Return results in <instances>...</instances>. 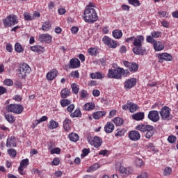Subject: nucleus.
<instances>
[{
	"label": "nucleus",
	"mask_w": 178,
	"mask_h": 178,
	"mask_svg": "<svg viewBox=\"0 0 178 178\" xmlns=\"http://www.w3.org/2000/svg\"><path fill=\"white\" fill-rule=\"evenodd\" d=\"M100 94H101V92H99V90H92V95L94 97H99Z\"/></svg>",
	"instance_id": "62"
},
{
	"label": "nucleus",
	"mask_w": 178,
	"mask_h": 178,
	"mask_svg": "<svg viewBox=\"0 0 178 178\" xmlns=\"http://www.w3.org/2000/svg\"><path fill=\"white\" fill-rule=\"evenodd\" d=\"M124 133H126V131L124 129H118V132L115 134V137H122V136H124Z\"/></svg>",
	"instance_id": "53"
},
{
	"label": "nucleus",
	"mask_w": 178,
	"mask_h": 178,
	"mask_svg": "<svg viewBox=\"0 0 178 178\" xmlns=\"http://www.w3.org/2000/svg\"><path fill=\"white\" fill-rule=\"evenodd\" d=\"M116 170H118L120 173H125V175H130V171L127 170V168H124V166L122 165L120 163H118L115 165Z\"/></svg>",
	"instance_id": "21"
},
{
	"label": "nucleus",
	"mask_w": 178,
	"mask_h": 178,
	"mask_svg": "<svg viewBox=\"0 0 178 178\" xmlns=\"http://www.w3.org/2000/svg\"><path fill=\"white\" fill-rule=\"evenodd\" d=\"M107 76L108 77V79H116L117 80H119V79H120L119 67L117 68V70H109Z\"/></svg>",
	"instance_id": "11"
},
{
	"label": "nucleus",
	"mask_w": 178,
	"mask_h": 178,
	"mask_svg": "<svg viewBox=\"0 0 178 178\" xmlns=\"http://www.w3.org/2000/svg\"><path fill=\"white\" fill-rule=\"evenodd\" d=\"M17 23H19V19L15 15H10L3 20V24L6 29H8V27H12L15 24H17Z\"/></svg>",
	"instance_id": "3"
},
{
	"label": "nucleus",
	"mask_w": 178,
	"mask_h": 178,
	"mask_svg": "<svg viewBox=\"0 0 178 178\" xmlns=\"http://www.w3.org/2000/svg\"><path fill=\"white\" fill-rule=\"evenodd\" d=\"M4 118L8 123H15V121L16 119H15V117L13 116L11 114H5Z\"/></svg>",
	"instance_id": "37"
},
{
	"label": "nucleus",
	"mask_w": 178,
	"mask_h": 178,
	"mask_svg": "<svg viewBox=\"0 0 178 178\" xmlns=\"http://www.w3.org/2000/svg\"><path fill=\"white\" fill-rule=\"evenodd\" d=\"M70 95V90L67 88L63 89L61 90V98H67Z\"/></svg>",
	"instance_id": "41"
},
{
	"label": "nucleus",
	"mask_w": 178,
	"mask_h": 178,
	"mask_svg": "<svg viewBox=\"0 0 178 178\" xmlns=\"http://www.w3.org/2000/svg\"><path fill=\"white\" fill-rule=\"evenodd\" d=\"M102 40L103 42L108 46V48H116V47H118L116 41L111 39L108 36H104Z\"/></svg>",
	"instance_id": "12"
},
{
	"label": "nucleus",
	"mask_w": 178,
	"mask_h": 178,
	"mask_svg": "<svg viewBox=\"0 0 178 178\" xmlns=\"http://www.w3.org/2000/svg\"><path fill=\"white\" fill-rule=\"evenodd\" d=\"M52 165H54L55 166H58L59 163H60V161L58 158L54 159L53 161L51 162Z\"/></svg>",
	"instance_id": "60"
},
{
	"label": "nucleus",
	"mask_w": 178,
	"mask_h": 178,
	"mask_svg": "<svg viewBox=\"0 0 178 178\" xmlns=\"http://www.w3.org/2000/svg\"><path fill=\"white\" fill-rule=\"evenodd\" d=\"M104 77L105 74L99 72L90 73V79H97V80H101V79H104Z\"/></svg>",
	"instance_id": "26"
},
{
	"label": "nucleus",
	"mask_w": 178,
	"mask_h": 178,
	"mask_svg": "<svg viewBox=\"0 0 178 178\" xmlns=\"http://www.w3.org/2000/svg\"><path fill=\"white\" fill-rule=\"evenodd\" d=\"M94 5L93 3H90L85 9L83 19L86 23H95L98 20V15L94 8Z\"/></svg>",
	"instance_id": "1"
},
{
	"label": "nucleus",
	"mask_w": 178,
	"mask_h": 178,
	"mask_svg": "<svg viewBox=\"0 0 178 178\" xmlns=\"http://www.w3.org/2000/svg\"><path fill=\"white\" fill-rule=\"evenodd\" d=\"M144 42V36L143 35H138L134 41L133 42V45L134 47H143V43Z\"/></svg>",
	"instance_id": "20"
},
{
	"label": "nucleus",
	"mask_w": 178,
	"mask_h": 178,
	"mask_svg": "<svg viewBox=\"0 0 178 178\" xmlns=\"http://www.w3.org/2000/svg\"><path fill=\"white\" fill-rule=\"evenodd\" d=\"M136 165L138 166V168H141L144 165V161L141 160L140 159H136Z\"/></svg>",
	"instance_id": "52"
},
{
	"label": "nucleus",
	"mask_w": 178,
	"mask_h": 178,
	"mask_svg": "<svg viewBox=\"0 0 178 178\" xmlns=\"http://www.w3.org/2000/svg\"><path fill=\"white\" fill-rule=\"evenodd\" d=\"M176 140H177V138H176V136L173 135H170L168 138V141L170 144H175V143H176Z\"/></svg>",
	"instance_id": "47"
},
{
	"label": "nucleus",
	"mask_w": 178,
	"mask_h": 178,
	"mask_svg": "<svg viewBox=\"0 0 178 178\" xmlns=\"http://www.w3.org/2000/svg\"><path fill=\"white\" fill-rule=\"evenodd\" d=\"M88 53L90 56H97L99 52L97 48H90L88 49Z\"/></svg>",
	"instance_id": "35"
},
{
	"label": "nucleus",
	"mask_w": 178,
	"mask_h": 178,
	"mask_svg": "<svg viewBox=\"0 0 178 178\" xmlns=\"http://www.w3.org/2000/svg\"><path fill=\"white\" fill-rule=\"evenodd\" d=\"M47 127L50 130H54V129H57V127H59V123L54 120H51L47 125Z\"/></svg>",
	"instance_id": "27"
},
{
	"label": "nucleus",
	"mask_w": 178,
	"mask_h": 178,
	"mask_svg": "<svg viewBox=\"0 0 178 178\" xmlns=\"http://www.w3.org/2000/svg\"><path fill=\"white\" fill-rule=\"evenodd\" d=\"M147 118L149 120L153 122V123H156V122H159V113L157 111H150Z\"/></svg>",
	"instance_id": "10"
},
{
	"label": "nucleus",
	"mask_w": 178,
	"mask_h": 178,
	"mask_svg": "<svg viewBox=\"0 0 178 178\" xmlns=\"http://www.w3.org/2000/svg\"><path fill=\"white\" fill-rule=\"evenodd\" d=\"M105 115H106L105 111H97L93 113L92 118L93 119L98 120V119H101V118H102V116H105Z\"/></svg>",
	"instance_id": "28"
},
{
	"label": "nucleus",
	"mask_w": 178,
	"mask_h": 178,
	"mask_svg": "<svg viewBox=\"0 0 178 178\" xmlns=\"http://www.w3.org/2000/svg\"><path fill=\"white\" fill-rule=\"evenodd\" d=\"M56 76H58V71L56 70H52L47 73V79L51 81V80H54V79H56Z\"/></svg>",
	"instance_id": "22"
},
{
	"label": "nucleus",
	"mask_w": 178,
	"mask_h": 178,
	"mask_svg": "<svg viewBox=\"0 0 178 178\" xmlns=\"http://www.w3.org/2000/svg\"><path fill=\"white\" fill-rule=\"evenodd\" d=\"M148 175H147V172H142L141 175H138L137 178H147Z\"/></svg>",
	"instance_id": "64"
},
{
	"label": "nucleus",
	"mask_w": 178,
	"mask_h": 178,
	"mask_svg": "<svg viewBox=\"0 0 178 178\" xmlns=\"http://www.w3.org/2000/svg\"><path fill=\"white\" fill-rule=\"evenodd\" d=\"M118 70L120 76V79H122V74L124 76V77H126L128 74H130V71L129 70H124L123 68H121L120 67H118Z\"/></svg>",
	"instance_id": "33"
},
{
	"label": "nucleus",
	"mask_w": 178,
	"mask_h": 178,
	"mask_svg": "<svg viewBox=\"0 0 178 178\" xmlns=\"http://www.w3.org/2000/svg\"><path fill=\"white\" fill-rule=\"evenodd\" d=\"M71 77H74V79H79L80 77V73H79L78 70L72 72L70 74Z\"/></svg>",
	"instance_id": "50"
},
{
	"label": "nucleus",
	"mask_w": 178,
	"mask_h": 178,
	"mask_svg": "<svg viewBox=\"0 0 178 178\" xmlns=\"http://www.w3.org/2000/svg\"><path fill=\"white\" fill-rule=\"evenodd\" d=\"M60 105L63 106V108H65L68 105H70V100L67 99H64L60 101Z\"/></svg>",
	"instance_id": "46"
},
{
	"label": "nucleus",
	"mask_w": 178,
	"mask_h": 178,
	"mask_svg": "<svg viewBox=\"0 0 178 178\" xmlns=\"http://www.w3.org/2000/svg\"><path fill=\"white\" fill-rule=\"evenodd\" d=\"M129 138L131 141H138L141 138V134L138 131H131L128 134Z\"/></svg>",
	"instance_id": "13"
},
{
	"label": "nucleus",
	"mask_w": 178,
	"mask_h": 178,
	"mask_svg": "<svg viewBox=\"0 0 178 178\" xmlns=\"http://www.w3.org/2000/svg\"><path fill=\"white\" fill-rule=\"evenodd\" d=\"M170 173H172V168L166 167L164 169V176H169L170 175Z\"/></svg>",
	"instance_id": "54"
},
{
	"label": "nucleus",
	"mask_w": 178,
	"mask_h": 178,
	"mask_svg": "<svg viewBox=\"0 0 178 178\" xmlns=\"http://www.w3.org/2000/svg\"><path fill=\"white\" fill-rule=\"evenodd\" d=\"M153 45L155 51H162L163 48H165V46L163 45V44H162V42H159H159L155 41Z\"/></svg>",
	"instance_id": "25"
},
{
	"label": "nucleus",
	"mask_w": 178,
	"mask_h": 178,
	"mask_svg": "<svg viewBox=\"0 0 178 178\" xmlns=\"http://www.w3.org/2000/svg\"><path fill=\"white\" fill-rule=\"evenodd\" d=\"M80 97L82 99H84L87 97V90H82L81 92H80Z\"/></svg>",
	"instance_id": "59"
},
{
	"label": "nucleus",
	"mask_w": 178,
	"mask_h": 178,
	"mask_svg": "<svg viewBox=\"0 0 178 178\" xmlns=\"http://www.w3.org/2000/svg\"><path fill=\"white\" fill-rule=\"evenodd\" d=\"M6 48L8 52H12V51H13V48L12 47V44H7Z\"/></svg>",
	"instance_id": "63"
},
{
	"label": "nucleus",
	"mask_w": 178,
	"mask_h": 178,
	"mask_svg": "<svg viewBox=\"0 0 178 178\" xmlns=\"http://www.w3.org/2000/svg\"><path fill=\"white\" fill-rule=\"evenodd\" d=\"M87 140L89 144H90V145H93L95 148H99V147L102 145V139L98 136H95L93 138L88 136Z\"/></svg>",
	"instance_id": "7"
},
{
	"label": "nucleus",
	"mask_w": 178,
	"mask_h": 178,
	"mask_svg": "<svg viewBox=\"0 0 178 178\" xmlns=\"http://www.w3.org/2000/svg\"><path fill=\"white\" fill-rule=\"evenodd\" d=\"M70 69H79L80 67V60L79 58H72L70 61Z\"/></svg>",
	"instance_id": "18"
},
{
	"label": "nucleus",
	"mask_w": 178,
	"mask_h": 178,
	"mask_svg": "<svg viewBox=\"0 0 178 178\" xmlns=\"http://www.w3.org/2000/svg\"><path fill=\"white\" fill-rule=\"evenodd\" d=\"M136 83L137 79L136 78H131L125 81L124 83V87L125 90H130V88H133V87H134Z\"/></svg>",
	"instance_id": "14"
},
{
	"label": "nucleus",
	"mask_w": 178,
	"mask_h": 178,
	"mask_svg": "<svg viewBox=\"0 0 178 178\" xmlns=\"http://www.w3.org/2000/svg\"><path fill=\"white\" fill-rule=\"evenodd\" d=\"M136 130H138L139 131H141L142 133H145V138L147 139L151 138L152 136H154L155 131V128L152 125H148V124H139L136 127Z\"/></svg>",
	"instance_id": "2"
},
{
	"label": "nucleus",
	"mask_w": 178,
	"mask_h": 178,
	"mask_svg": "<svg viewBox=\"0 0 178 178\" xmlns=\"http://www.w3.org/2000/svg\"><path fill=\"white\" fill-rule=\"evenodd\" d=\"M146 41H147V42H149L150 44H154V42H155V41H156V40H155V39H154V38H152V36L149 35L147 37Z\"/></svg>",
	"instance_id": "56"
},
{
	"label": "nucleus",
	"mask_w": 178,
	"mask_h": 178,
	"mask_svg": "<svg viewBox=\"0 0 178 178\" xmlns=\"http://www.w3.org/2000/svg\"><path fill=\"white\" fill-rule=\"evenodd\" d=\"M132 51L136 55H145V52H147L145 49L143 48V46H136L133 48Z\"/></svg>",
	"instance_id": "19"
},
{
	"label": "nucleus",
	"mask_w": 178,
	"mask_h": 178,
	"mask_svg": "<svg viewBox=\"0 0 178 178\" xmlns=\"http://www.w3.org/2000/svg\"><path fill=\"white\" fill-rule=\"evenodd\" d=\"M50 152L52 155H54V154H60V149L59 147L53 148Z\"/></svg>",
	"instance_id": "55"
},
{
	"label": "nucleus",
	"mask_w": 178,
	"mask_h": 178,
	"mask_svg": "<svg viewBox=\"0 0 178 178\" xmlns=\"http://www.w3.org/2000/svg\"><path fill=\"white\" fill-rule=\"evenodd\" d=\"M158 58L160 59L159 62H162V60H166L167 62H170L172 60L173 57L172 55L168 53H162L158 55Z\"/></svg>",
	"instance_id": "17"
},
{
	"label": "nucleus",
	"mask_w": 178,
	"mask_h": 178,
	"mask_svg": "<svg viewBox=\"0 0 178 178\" xmlns=\"http://www.w3.org/2000/svg\"><path fill=\"white\" fill-rule=\"evenodd\" d=\"M94 109H95L94 103H86L83 106V111H92Z\"/></svg>",
	"instance_id": "32"
},
{
	"label": "nucleus",
	"mask_w": 178,
	"mask_h": 178,
	"mask_svg": "<svg viewBox=\"0 0 178 178\" xmlns=\"http://www.w3.org/2000/svg\"><path fill=\"white\" fill-rule=\"evenodd\" d=\"M7 152L8 155H10V156H11L12 158H15L17 154L15 149H9L7 150Z\"/></svg>",
	"instance_id": "45"
},
{
	"label": "nucleus",
	"mask_w": 178,
	"mask_h": 178,
	"mask_svg": "<svg viewBox=\"0 0 178 178\" xmlns=\"http://www.w3.org/2000/svg\"><path fill=\"white\" fill-rule=\"evenodd\" d=\"M72 124V120L66 118L63 122V127L65 131H69L70 130V124Z\"/></svg>",
	"instance_id": "30"
},
{
	"label": "nucleus",
	"mask_w": 178,
	"mask_h": 178,
	"mask_svg": "<svg viewBox=\"0 0 178 178\" xmlns=\"http://www.w3.org/2000/svg\"><path fill=\"white\" fill-rule=\"evenodd\" d=\"M27 166H29V159H25L22 160V161L20 162V165L18 168V171L19 175H24V169H26V168H27Z\"/></svg>",
	"instance_id": "15"
},
{
	"label": "nucleus",
	"mask_w": 178,
	"mask_h": 178,
	"mask_svg": "<svg viewBox=\"0 0 178 178\" xmlns=\"http://www.w3.org/2000/svg\"><path fill=\"white\" fill-rule=\"evenodd\" d=\"M160 116L162 120H172V115H170V108L168 106L162 107L160 111Z\"/></svg>",
	"instance_id": "6"
},
{
	"label": "nucleus",
	"mask_w": 178,
	"mask_h": 178,
	"mask_svg": "<svg viewBox=\"0 0 178 178\" xmlns=\"http://www.w3.org/2000/svg\"><path fill=\"white\" fill-rule=\"evenodd\" d=\"M144 113H135L134 115H132V119L134 120H143L144 119Z\"/></svg>",
	"instance_id": "29"
},
{
	"label": "nucleus",
	"mask_w": 178,
	"mask_h": 178,
	"mask_svg": "<svg viewBox=\"0 0 178 178\" xmlns=\"http://www.w3.org/2000/svg\"><path fill=\"white\" fill-rule=\"evenodd\" d=\"M72 118H81V111L80 109H76L71 114Z\"/></svg>",
	"instance_id": "44"
},
{
	"label": "nucleus",
	"mask_w": 178,
	"mask_h": 178,
	"mask_svg": "<svg viewBox=\"0 0 178 178\" xmlns=\"http://www.w3.org/2000/svg\"><path fill=\"white\" fill-rule=\"evenodd\" d=\"M115 130V125L113 123L109 122H107L106 126L104 127V131L106 133H112Z\"/></svg>",
	"instance_id": "23"
},
{
	"label": "nucleus",
	"mask_w": 178,
	"mask_h": 178,
	"mask_svg": "<svg viewBox=\"0 0 178 178\" xmlns=\"http://www.w3.org/2000/svg\"><path fill=\"white\" fill-rule=\"evenodd\" d=\"M42 30L43 31H49L51 30V23L49 21L44 22L42 26Z\"/></svg>",
	"instance_id": "39"
},
{
	"label": "nucleus",
	"mask_w": 178,
	"mask_h": 178,
	"mask_svg": "<svg viewBox=\"0 0 178 178\" xmlns=\"http://www.w3.org/2000/svg\"><path fill=\"white\" fill-rule=\"evenodd\" d=\"M3 83L6 86H13V81L9 79H6Z\"/></svg>",
	"instance_id": "58"
},
{
	"label": "nucleus",
	"mask_w": 178,
	"mask_h": 178,
	"mask_svg": "<svg viewBox=\"0 0 178 178\" xmlns=\"http://www.w3.org/2000/svg\"><path fill=\"white\" fill-rule=\"evenodd\" d=\"M123 65L125 67H127L130 72L136 73L138 70V64L136 63L132 62L130 63L127 60L123 61Z\"/></svg>",
	"instance_id": "8"
},
{
	"label": "nucleus",
	"mask_w": 178,
	"mask_h": 178,
	"mask_svg": "<svg viewBox=\"0 0 178 178\" xmlns=\"http://www.w3.org/2000/svg\"><path fill=\"white\" fill-rule=\"evenodd\" d=\"M6 147L8 148L16 147V140L15 139V137L11 136L7 139Z\"/></svg>",
	"instance_id": "24"
},
{
	"label": "nucleus",
	"mask_w": 178,
	"mask_h": 178,
	"mask_svg": "<svg viewBox=\"0 0 178 178\" xmlns=\"http://www.w3.org/2000/svg\"><path fill=\"white\" fill-rule=\"evenodd\" d=\"M68 138L70 140V141L76 143V141H79V135L76 133H71L68 135Z\"/></svg>",
	"instance_id": "31"
},
{
	"label": "nucleus",
	"mask_w": 178,
	"mask_h": 178,
	"mask_svg": "<svg viewBox=\"0 0 178 178\" xmlns=\"http://www.w3.org/2000/svg\"><path fill=\"white\" fill-rule=\"evenodd\" d=\"M30 72H31V68L29 65L24 63L19 66L18 77L19 79H26L27 74H30Z\"/></svg>",
	"instance_id": "5"
},
{
	"label": "nucleus",
	"mask_w": 178,
	"mask_h": 178,
	"mask_svg": "<svg viewBox=\"0 0 178 178\" xmlns=\"http://www.w3.org/2000/svg\"><path fill=\"white\" fill-rule=\"evenodd\" d=\"M161 34H162V33L160 31H153L151 33V35L153 38H159V37H161Z\"/></svg>",
	"instance_id": "51"
},
{
	"label": "nucleus",
	"mask_w": 178,
	"mask_h": 178,
	"mask_svg": "<svg viewBox=\"0 0 178 178\" xmlns=\"http://www.w3.org/2000/svg\"><path fill=\"white\" fill-rule=\"evenodd\" d=\"M122 109L123 111H127L129 109V112L134 113V112H136L138 109V106L133 102H127L126 104L122 106Z\"/></svg>",
	"instance_id": "9"
},
{
	"label": "nucleus",
	"mask_w": 178,
	"mask_h": 178,
	"mask_svg": "<svg viewBox=\"0 0 178 178\" xmlns=\"http://www.w3.org/2000/svg\"><path fill=\"white\" fill-rule=\"evenodd\" d=\"M128 2L130 5H133V6H140L141 5L138 0H128Z\"/></svg>",
	"instance_id": "48"
},
{
	"label": "nucleus",
	"mask_w": 178,
	"mask_h": 178,
	"mask_svg": "<svg viewBox=\"0 0 178 178\" xmlns=\"http://www.w3.org/2000/svg\"><path fill=\"white\" fill-rule=\"evenodd\" d=\"M32 17L33 18V20H35L37 17H41V14H40V12L35 11L32 15Z\"/></svg>",
	"instance_id": "57"
},
{
	"label": "nucleus",
	"mask_w": 178,
	"mask_h": 178,
	"mask_svg": "<svg viewBox=\"0 0 178 178\" xmlns=\"http://www.w3.org/2000/svg\"><path fill=\"white\" fill-rule=\"evenodd\" d=\"M97 169H99V164L95 163L92 166H90L89 168L87 169V172H94L97 170Z\"/></svg>",
	"instance_id": "42"
},
{
	"label": "nucleus",
	"mask_w": 178,
	"mask_h": 178,
	"mask_svg": "<svg viewBox=\"0 0 178 178\" xmlns=\"http://www.w3.org/2000/svg\"><path fill=\"white\" fill-rule=\"evenodd\" d=\"M15 51L18 54H22V52L24 51V49L23 48V46H22V44L19 42H17L15 44Z\"/></svg>",
	"instance_id": "34"
},
{
	"label": "nucleus",
	"mask_w": 178,
	"mask_h": 178,
	"mask_svg": "<svg viewBox=\"0 0 178 178\" xmlns=\"http://www.w3.org/2000/svg\"><path fill=\"white\" fill-rule=\"evenodd\" d=\"M7 112L11 113H16L17 115H20L23 112L24 108L20 104H9L6 106Z\"/></svg>",
	"instance_id": "4"
},
{
	"label": "nucleus",
	"mask_w": 178,
	"mask_h": 178,
	"mask_svg": "<svg viewBox=\"0 0 178 178\" xmlns=\"http://www.w3.org/2000/svg\"><path fill=\"white\" fill-rule=\"evenodd\" d=\"M123 35V33L122 32V31H119L118 29H115L113 31V37H114V38H122V36Z\"/></svg>",
	"instance_id": "36"
},
{
	"label": "nucleus",
	"mask_w": 178,
	"mask_h": 178,
	"mask_svg": "<svg viewBox=\"0 0 178 178\" xmlns=\"http://www.w3.org/2000/svg\"><path fill=\"white\" fill-rule=\"evenodd\" d=\"M74 110V104H70V105L67 108V112H70V113H72Z\"/></svg>",
	"instance_id": "61"
},
{
	"label": "nucleus",
	"mask_w": 178,
	"mask_h": 178,
	"mask_svg": "<svg viewBox=\"0 0 178 178\" xmlns=\"http://www.w3.org/2000/svg\"><path fill=\"white\" fill-rule=\"evenodd\" d=\"M39 41L40 42H46L47 44H51L52 42V36L48 33L41 34L39 35Z\"/></svg>",
	"instance_id": "16"
},
{
	"label": "nucleus",
	"mask_w": 178,
	"mask_h": 178,
	"mask_svg": "<svg viewBox=\"0 0 178 178\" xmlns=\"http://www.w3.org/2000/svg\"><path fill=\"white\" fill-rule=\"evenodd\" d=\"M31 50L33 51V52H44V47L41 46H33L31 47Z\"/></svg>",
	"instance_id": "38"
},
{
	"label": "nucleus",
	"mask_w": 178,
	"mask_h": 178,
	"mask_svg": "<svg viewBox=\"0 0 178 178\" xmlns=\"http://www.w3.org/2000/svg\"><path fill=\"white\" fill-rule=\"evenodd\" d=\"M113 122L116 126H122V124H123V119L117 117L113 120Z\"/></svg>",
	"instance_id": "43"
},
{
	"label": "nucleus",
	"mask_w": 178,
	"mask_h": 178,
	"mask_svg": "<svg viewBox=\"0 0 178 178\" xmlns=\"http://www.w3.org/2000/svg\"><path fill=\"white\" fill-rule=\"evenodd\" d=\"M24 19L26 21L34 20L33 15H30V13H24Z\"/></svg>",
	"instance_id": "49"
},
{
	"label": "nucleus",
	"mask_w": 178,
	"mask_h": 178,
	"mask_svg": "<svg viewBox=\"0 0 178 178\" xmlns=\"http://www.w3.org/2000/svg\"><path fill=\"white\" fill-rule=\"evenodd\" d=\"M71 88L73 94H79V91H80V88H79V85L76 83H72L71 85Z\"/></svg>",
	"instance_id": "40"
}]
</instances>
